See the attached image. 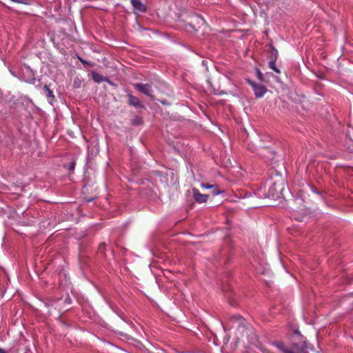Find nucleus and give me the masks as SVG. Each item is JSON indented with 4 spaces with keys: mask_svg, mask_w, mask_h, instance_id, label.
I'll list each match as a JSON object with an SVG mask.
<instances>
[{
    "mask_svg": "<svg viewBox=\"0 0 353 353\" xmlns=\"http://www.w3.org/2000/svg\"><path fill=\"white\" fill-rule=\"evenodd\" d=\"M79 60H80V61H81V63H83V64H88H88H90L88 61H85V60H83V59H81V58H79Z\"/></svg>",
    "mask_w": 353,
    "mask_h": 353,
    "instance_id": "nucleus-17",
    "label": "nucleus"
},
{
    "mask_svg": "<svg viewBox=\"0 0 353 353\" xmlns=\"http://www.w3.org/2000/svg\"><path fill=\"white\" fill-rule=\"evenodd\" d=\"M278 56V52L276 50H274L272 53V57L271 61L269 63V67L272 70H273L276 73H280L281 71L279 70V68L276 66V60Z\"/></svg>",
    "mask_w": 353,
    "mask_h": 353,
    "instance_id": "nucleus-5",
    "label": "nucleus"
},
{
    "mask_svg": "<svg viewBox=\"0 0 353 353\" xmlns=\"http://www.w3.org/2000/svg\"><path fill=\"white\" fill-rule=\"evenodd\" d=\"M192 194L194 200L200 203H205L209 197L208 194H201L196 188H192Z\"/></svg>",
    "mask_w": 353,
    "mask_h": 353,
    "instance_id": "nucleus-4",
    "label": "nucleus"
},
{
    "mask_svg": "<svg viewBox=\"0 0 353 353\" xmlns=\"http://www.w3.org/2000/svg\"><path fill=\"white\" fill-rule=\"evenodd\" d=\"M248 83L252 87L253 90L255 88V87L257 85L258 83L254 82L252 80H248Z\"/></svg>",
    "mask_w": 353,
    "mask_h": 353,
    "instance_id": "nucleus-14",
    "label": "nucleus"
},
{
    "mask_svg": "<svg viewBox=\"0 0 353 353\" xmlns=\"http://www.w3.org/2000/svg\"><path fill=\"white\" fill-rule=\"evenodd\" d=\"M128 97L129 105L134 106L135 108H143L142 103H141L140 100L137 97L132 95L131 94H128Z\"/></svg>",
    "mask_w": 353,
    "mask_h": 353,
    "instance_id": "nucleus-6",
    "label": "nucleus"
},
{
    "mask_svg": "<svg viewBox=\"0 0 353 353\" xmlns=\"http://www.w3.org/2000/svg\"><path fill=\"white\" fill-rule=\"evenodd\" d=\"M140 123H141V119L139 118H137L133 122V123L135 125H139Z\"/></svg>",
    "mask_w": 353,
    "mask_h": 353,
    "instance_id": "nucleus-16",
    "label": "nucleus"
},
{
    "mask_svg": "<svg viewBox=\"0 0 353 353\" xmlns=\"http://www.w3.org/2000/svg\"><path fill=\"white\" fill-rule=\"evenodd\" d=\"M43 89H44L45 94H46L47 97H48V98H54V95H53L52 91L47 85H45Z\"/></svg>",
    "mask_w": 353,
    "mask_h": 353,
    "instance_id": "nucleus-11",
    "label": "nucleus"
},
{
    "mask_svg": "<svg viewBox=\"0 0 353 353\" xmlns=\"http://www.w3.org/2000/svg\"><path fill=\"white\" fill-rule=\"evenodd\" d=\"M274 345L283 353H308L305 341L301 343H293L290 347H288L282 342H274Z\"/></svg>",
    "mask_w": 353,
    "mask_h": 353,
    "instance_id": "nucleus-1",
    "label": "nucleus"
},
{
    "mask_svg": "<svg viewBox=\"0 0 353 353\" xmlns=\"http://www.w3.org/2000/svg\"><path fill=\"white\" fill-rule=\"evenodd\" d=\"M92 79L96 83H101V82L107 81V79L105 77H103L101 74L96 72H92Z\"/></svg>",
    "mask_w": 353,
    "mask_h": 353,
    "instance_id": "nucleus-9",
    "label": "nucleus"
},
{
    "mask_svg": "<svg viewBox=\"0 0 353 353\" xmlns=\"http://www.w3.org/2000/svg\"><path fill=\"white\" fill-rule=\"evenodd\" d=\"M74 167H75V162L74 161H72L70 163V165H69V170H74Z\"/></svg>",
    "mask_w": 353,
    "mask_h": 353,
    "instance_id": "nucleus-15",
    "label": "nucleus"
},
{
    "mask_svg": "<svg viewBox=\"0 0 353 353\" xmlns=\"http://www.w3.org/2000/svg\"><path fill=\"white\" fill-rule=\"evenodd\" d=\"M134 88L138 91L143 93L144 94L150 97L152 99H154L153 95V90L152 88V85L150 83H136L134 85Z\"/></svg>",
    "mask_w": 353,
    "mask_h": 353,
    "instance_id": "nucleus-3",
    "label": "nucleus"
},
{
    "mask_svg": "<svg viewBox=\"0 0 353 353\" xmlns=\"http://www.w3.org/2000/svg\"><path fill=\"white\" fill-rule=\"evenodd\" d=\"M231 320L238 321L239 322V324H243L244 321V319L241 316H234L232 317Z\"/></svg>",
    "mask_w": 353,
    "mask_h": 353,
    "instance_id": "nucleus-12",
    "label": "nucleus"
},
{
    "mask_svg": "<svg viewBox=\"0 0 353 353\" xmlns=\"http://www.w3.org/2000/svg\"><path fill=\"white\" fill-rule=\"evenodd\" d=\"M266 91H267V89H266L265 86H264L262 84H257V85L254 89L255 96L258 98L262 97L264 95V94L266 92Z\"/></svg>",
    "mask_w": 353,
    "mask_h": 353,
    "instance_id": "nucleus-8",
    "label": "nucleus"
},
{
    "mask_svg": "<svg viewBox=\"0 0 353 353\" xmlns=\"http://www.w3.org/2000/svg\"><path fill=\"white\" fill-rule=\"evenodd\" d=\"M284 181L279 179L274 182L269 188L268 196L274 199L280 198L283 196V191L284 190Z\"/></svg>",
    "mask_w": 353,
    "mask_h": 353,
    "instance_id": "nucleus-2",
    "label": "nucleus"
},
{
    "mask_svg": "<svg viewBox=\"0 0 353 353\" xmlns=\"http://www.w3.org/2000/svg\"><path fill=\"white\" fill-rule=\"evenodd\" d=\"M105 245V243H101L99 246L100 249L102 248V247H104Z\"/></svg>",
    "mask_w": 353,
    "mask_h": 353,
    "instance_id": "nucleus-18",
    "label": "nucleus"
},
{
    "mask_svg": "<svg viewBox=\"0 0 353 353\" xmlns=\"http://www.w3.org/2000/svg\"><path fill=\"white\" fill-rule=\"evenodd\" d=\"M133 8L140 12H145L147 10L146 6L141 2V0H131Z\"/></svg>",
    "mask_w": 353,
    "mask_h": 353,
    "instance_id": "nucleus-7",
    "label": "nucleus"
},
{
    "mask_svg": "<svg viewBox=\"0 0 353 353\" xmlns=\"http://www.w3.org/2000/svg\"><path fill=\"white\" fill-rule=\"evenodd\" d=\"M201 187H202L203 188H205V189H210V188L213 189L212 192H213L214 194H216V195L219 194V192H220L218 190V187H217L216 185H210V184H208V183H202V184H201Z\"/></svg>",
    "mask_w": 353,
    "mask_h": 353,
    "instance_id": "nucleus-10",
    "label": "nucleus"
},
{
    "mask_svg": "<svg viewBox=\"0 0 353 353\" xmlns=\"http://www.w3.org/2000/svg\"><path fill=\"white\" fill-rule=\"evenodd\" d=\"M256 74H257L258 79L260 81H263V74L259 69L256 70Z\"/></svg>",
    "mask_w": 353,
    "mask_h": 353,
    "instance_id": "nucleus-13",
    "label": "nucleus"
}]
</instances>
